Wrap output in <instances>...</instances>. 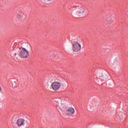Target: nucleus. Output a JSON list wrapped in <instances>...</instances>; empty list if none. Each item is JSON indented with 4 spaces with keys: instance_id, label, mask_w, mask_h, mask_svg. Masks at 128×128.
Returning <instances> with one entry per match:
<instances>
[{
    "instance_id": "obj_1",
    "label": "nucleus",
    "mask_w": 128,
    "mask_h": 128,
    "mask_svg": "<svg viewBox=\"0 0 128 128\" xmlns=\"http://www.w3.org/2000/svg\"><path fill=\"white\" fill-rule=\"evenodd\" d=\"M75 8L76 10V14L78 18H82L86 10L84 7L76 6Z\"/></svg>"
},
{
    "instance_id": "obj_2",
    "label": "nucleus",
    "mask_w": 128,
    "mask_h": 128,
    "mask_svg": "<svg viewBox=\"0 0 128 128\" xmlns=\"http://www.w3.org/2000/svg\"><path fill=\"white\" fill-rule=\"evenodd\" d=\"M28 51L26 48H20V49L19 56L22 58H26L28 56Z\"/></svg>"
},
{
    "instance_id": "obj_3",
    "label": "nucleus",
    "mask_w": 128,
    "mask_h": 128,
    "mask_svg": "<svg viewBox=\"0 0 128 128\" xmlns=\"http://www.w3.org/2000/svg\"><path fill=\"white\" fill-rule=\"evenodd\" d=\"M82 50V45L78 42H75L72 44V50L74 52H78Z\"/></svg>"
},
{
    "instance_id": "obj_4",
    "label": "nucleus",
    "mask_w": 128,
    "mask_h": 128,
    "mask_svg": "<svg viewBox=\"0 0 128 128\" xmlns=\"http://www.w3.org/2000/svg\"><path fill=\"white\" fill-rule=\"evenodd\" d=\"M60 82L56 81L54 82L52 84V88L54 90H58L60 88Z\"/></svg>"
},
{
    "instance_id": "obj_5",
    "label": "nucleus",
    "mask_w": 128,
    "mask_h": 128,
    "mask_svg": "<svg viewBox=\"0 0 128 128\" xmlns=\"http://www.w3.org/2000/svg\"><path fill=\"white\" fill-rule=\"evenodd\" d=\"M74 114V109L72 107L68 108L66 110V114H68V116H72Z\"/></svg>"
},
{
    "instance_id": "obj_6",
    "label": "nucleus",
    "mask_w": 128,
    "mask_h": 128,
    "mask_svg": "<svg viewBox=\"0 0 128 128\" xmlns=\"http://www.w3.org/2000/svg\"><path fill=\"white\" fill-rule=\"evenodd\" d=\"M24 119L22 118H20L18 120L16 124L18 126H24Z\"/></svg>"
},
{
    "instance_id": "obj_7",
    "label": "nucleus",
    "mask_w": 128,
    "mask_h": 128,
    "mask_svg": "<svg viewBox=\"0 0 128 128\" xmlns=\"http://www.w3.org/2000/svg\"><path fill=\"white\" fill-rule=\"evenodd\" d=\"M53 0H47V1L48 2H52Z\"/></svg>"
},
{
    "instance_id": "obj_8",
    "label": "nucleus",
    "mask_w": 128,
    "mask_h": 128,
    "mask_svg": "<svg viewBox=\"0 0 128 128\" xmlns=\"http://www.w3.org/2000/svg\"><path fill=\"white\" fill-rule=\"evenodd\" d=\"M18 18H22V15L18 14Z\"/></svg>"
},
{
    "instance_id": "obj_9",
    "label": "nucleus",
    "mask_w": 128,
    "mask_h": 128,
    "mask_svg": "<svg viewBox=\"0 0 128 128\" xmlns=\"http://www.w3.org/2000/svg\"><path fill=\"white\" fill-rule=\"evenodd\" d=\"M0 92H2V87L0 86Z\"/></svg>"
}]
</instances>
